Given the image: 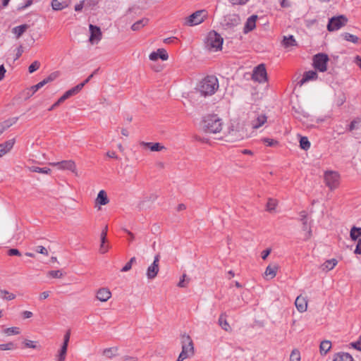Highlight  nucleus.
<instances>
[{
	"instance_id": "1",
	"label": "nucleus",
	"mask_w": 361,
	"mask_h": 361,
	"mask_svg": "<svg viewBox=\"0 0 361 361\" xmlns=\"http://www.w3.org/2000/svg\"><path fill=\"white\" fill-rule=\"evenodd\" d=\"M219 87L217 78L214 75H207L199 82L197 90L201 95L206 97L214 94Z\"/></svg>"
},
{
	"instance_id": "2",
	"label": "nucleus",
	"mask_w": 361,
	"mask_h": 361,
	"mask_svg": "<svg viewBox=\"0 0 361 361\" xmlns=\"http://www.w3.org/2000/svg\"><path fill=\"white\" fill-rule=\"evenodd\" d=\"M202 128L207 133H218L221 131L223 122L216 114H208L202 121Z\"/></svg>"
},
{
	"instance_id": "3",
	"label": "nucleus",
	"mask_w": 361,
	"mask_h": 361,
	"mask_svg": "<svg viewBox=\"0 0 361 361\" xmlns=\"http://www.w3.org/2000/svg\"><path fill=\"white\" fill-rule=\"evenodd\" d=\"M182 350L179 354L177 361H183L192 357L195 353L193 342L188 334H182L180 337Z\"/></svg>"
},
{
	"instance_id": "4",
	"label": "nucleus",
	"mask_w": 361,
	"mask_h": 361,
	"mask_svg": "<svg viewBox=\"0 0 361 361\" xmlns=\"http://www.w3.org/2000/svg\"><path fill=\"white\" fill-rule=\"evenodd\" d=\"M223 42L221 36L213 30L208 33L205 44L209 50L216 51L221 49Z\"/></svg>"
},
{
	"instance_id": "5",
	"label": "nucleus",
	"mask_w": 361,
	"mask_h": 361,
	"mask_svg": "<svg viewBox=\"0 0 361 361\" xmlns=\"http://www.w3.org/2000/svg\"><path fill=\"white\" fill-rule=\"evenodd\" d=\"M205 10H199L185 18L184 24L188 26H195L200 24L207 18Z\"/></svg>"
},
{
	"instance_id": "6",
	"label": "nucleus",
	"mask_w": 361,
	"mask_h": 361,
	"mask_svg": "<svg viewBox=\"0 0 361 361\" xmlns=\"http://www.w3.org/2000/svg\"><path fill=\"white\" fill-rule=\"evenodd\" d=\"M324 178L326 185L331 190H335L339 186L340 175L338 172L334 171H326Z\"/></svg>"
},
{
	"instance_id": "7",
	"label": "nucleus",
	"mask_w": 361,
	"mask_h": 361,
	"mask_svg": "<svg viewBox=\"0 0 361 361\" xmlns=\"http://www.w3.org/2000/svg\"><path fill=\"white\" fill-rule=\"evenodd\" d=\"M249 125L253 130H257L267 121V116L264 114L252 112L248 116Z\"/></svg>"
},
{
	"instance_id": "8",
	"label": "nucleus",
	"mask_w": 361,
	"mask_h": 361,
	"mask_svg": "<svg viewBox=\"0 0 361 361\" xmlns=\"http://www.w3.org/2000/svg\"><path fill=\"white\" fill-rule=\"evenodd\" d=\"M347 22L348 18L343 15L333 17L329 19V23L327 25V30L329 32L338 30L342 27L345 26Z\"/></svg>"
},
{
	"instance_id": "9",
	"label": "nucleus",
	"mask_w": 361,
	"mask_h": 361,
	"mask_svg": "<svg viewBox=\"0 0 361 361\" xmlns=\"http://www.w3.org/2000/svg\"><path fill=\"white\" fill-rule=\"evenodd\" d=\"M329 61V57L325 54H317L314 56L313 63L316 69L320 72L326 71V64Z\"/></svg>"
},
{
	"instance_id": "10",
	"label": "nucleus",
	"mask_w": 361,
	"mask_h": 361,
	"mask_svg": "<svg viewBox=\"0 0 361 361\" xmlns=\"http://www.w3.org/2000/svg\"><path fill=\"white\" fill-rule=\"evenodd\" d=\"M252 78L259 83L264 82L267 80V71L264 64H259L255 68Z\"/></svg>"
},
{
	"instance_id": "11",
	"label": "nucleus",
	"mask_w": 361,
	"mask_h": 361,
	"mask_svg": "<svg viewBox=\"0 0 361 361\" xmlns=\"http://www.w3.org/2000/svg\"><path fill=\"white\" fill-rule=\"evenodd\" d=\"M49 165L54 166H58L59 169L69 170L73 173H76V164L73 160H64L59 162H51Z\"/></svg>"
},
{
	"instance_id": "12",
	"label": "nucleus",
	"mask_w": 361,
	"mask_h": 361,
	"mask_svg": "<svg viewBox=\"0 0 361 361\" xmlns=\"http://www.w3.org/2000/svg\"><path fill=\"white\" fill-rule=\"evenodd\" d=\"M159 255H157L154 257V262L149 266L147 269V277L149 280L154 279L158 274L159 271Z\"/></svg>"
},
{
	"instance_id": "13",
	"label": "nucleus",
	"mask_w": 361,
	"mask_h": 361,
	"mask_svg": "<svg viewBox=\"0 0 361 361\" xmlns=\"http://www.w3.org/2000/svg\"><path fill=\"white\" fill-rule=\"evenodd\" d=\"M89 28L90 32V42L92 44H97L102 39V36L100 28L92 24L90 25Z\"/></svg>"
},
{
	"instance_id": "14",
	"label": "nucleus",
	"mask_w": 361,
	"mask_h": 361,
	"mask_svg": "<svg viewBox=\"0 0 361 361\" xmlns=\"http://www.w3.org/2000/svg\"><path fill=\"white\" fill-rule=\"evenodd\" d=\"M300 221L302 223V230L306 231L305 239H309L312 235V230L310 227L307 226V213L305 211H302L300 213Z\"/></svg>"
},
{
	"instance_id": "15",
	"label": "nucleus",
	"mask_w": 361,
	"mask_h": 361,
	"mask_svg": "<svg viewBox=\"0 0 361 361\" xmlns=\"http://www.w3.org/2000/svg\"><path fill=\"white\" fill-rule=\"evenodd\" d=\"M97 298L101 302H106L111 297V293L107 288H99L96 294Z\"/></svg>"
},
{
	"instance_id": "16",
	"label": "nucleus",
	"mask_w": 361,
	"mask_h": 361,
	"mask_svg": "<svg viewBox=\"0 0 361 361\" xmlns=\"http://www.w3.org/2000/svg\"><path fill=\"white\" fill-rule=\"evenodd\" d=\"M257 19V16L256 15H252L247 18L243 29L245 34L248 33L255 28Z\"/></svg>"
},
{
	"instance_id": "17",
	"label": "nucleus",
	"mask_w": 361,
	"mask_h": 361,
	"mask_svg": "<svg viewBox=\"0 0 361 361\" xmlns=\"http://www.w3.org/2000/svg\"><path fill=\"white\" fill-rule=\"evenodd\" d=\"M140 145L141 146L149 148L152 152H160L165 149V147L159 142H141Z\"/></svg>"
},
{
	"instance_id": "18",
	"label": "nucleus",
	"mask_w": 361,
	"mask_h": 361,
	"mask_svg": "<svg viewBox=\"0 0 361 361\" xmlns=\"http://www.w3.org/2000/svg\"><path fill=\"white\" fill-rule=\"evenodd\" d=\"M71 3V0H52L51 6L55 11H61L67 6Z\"/></svg>"
},
{
	"instance_id": "19",
	"label": "nucleus",
	"mask_w": 361,
	"mask_h": 361,
	"mask_svg": "<svg viewBox=\"0 0 361 361\" xmlns=\"http://www.w3.org/2000/svg\"><path fill=\"white\" fill-rule=\"evenodd\" d=\"M15 139H11L4 143L0 144V157L8 153L13 147Z\"/></svg>"
},
{
	"instance_id": "20",
	"label": "nucleus",
	"mask_w": 361,
	"mask_h": 361,
	"mask_svg": "<svg viewBox=\"0 0 361 361\" xmlns=\"http://www.w3.org/2000/svg\"><path fill=\"white\" fill-rule=\"evenodd\" d=\"M279 268V267L276 264H269L265 270V272H264L265 276L268 279H274L276 275Z\"/></svg>"
},
{
	"instance_id": "21",
	"label": "nucleus",
	"mask_w": 361,
	"mask_h": 361,
	"mask_svg": "<svg viewBox=\"0 0 361 361\" xmlns=\"http://www.w3.org/2000/svg\"><path fill=\"white\" fill-rule=\"evenodd\" d=\"M295 305L297 308V310L300 312H304L307 310V301L305 298H302L301 296H298L295 301Z\"/></svg>"
},
{
	"instance_id": "22",
	"label": "nucleus",
	"mask_w": 361,
	"mask_h": 361,
	"mask_svg": "<svg viewBox=\"0 0 361 361\" xmlns=\"http://www.w3.org/2000/svg\"><path fill=\"white\" fill-rule=\"evenodd\" d=\"M281 44L286 49L298 46V43L293 35L284 36Z\"/></svg>"
},
{
	"instance_id": "23",
	"label": "nucleus",
	"mask_w": 361,
	"mask_h": 361,
	"mask_svg": "<svg viewBox=\"0 0 361 361\" xmlns=\"http://www.w3.org/2000/svg\"><path fill=\"white\" fill-rule=\"evenodd\" d=\"M226 25L228 27L236 26L240 23L239 16L236 14L228 15L225 18Z\"/></svg>"
},
{
	"instance_id": "24",
	"label": "nucleus",
	"mask_w": 361,
	"mask_h": 361,
	"mask_svg": "<svg viewBox=\"0 0 361 361\" xmlns=\"http://www.w3.org/2000/svg\"><path fill=\"white\" fill-rule=\"evenodd\" d=\"M317 78V72L314 71H309L304 73L302 78L298 82L300 86H302L303 84L307 82L309 80H314Z\"/></svg>"
},
{
	"instance_id": "25",
	"label": "nucleus",
	"mask_w": 361,
	"mask_h": 361,
	"mask_svg": "<svg viewBox=\"0 0 361 361\" xmlns=\"http://www.w3.org/2000/svg\"><path fill=\"white\" fill-rule=\"evenodd\" d=\"M95 202L97 204L100 205H106L109 202L106 192L104 190H102L99 192Z\"/></svg>"
},
{
	"instance_id": "26",
	"label": "nucleus",
	"mask_w": 361,
	"mask_h": 361,
	"mask_svg": "<svg viewBox=\"0 0 361 361\" xmlns=\"http://www.w3.org/2000/svg\"><path fill=\"white\" fill-rule=\"evenodd\" d=\"M334 361H353V358L348 353H338L335 355Z\"/></svg>"
},
{
	"instance_id": "27",
	"label": "nucleus",
	"mask_w": 361,
	"mask_h": 361,
	"mask_svg": "<svg viewBox=\"0 0 361 361\" xmlns=\"http://www.w3.org/2000/svg\"><path fill=\"white\" fill-rule=\"evenodd\" d=\"M219 324L226 331H230L231 330V328L228 324L224 314H221L220 315L219 318Z\"/></svg>"
},
{
	"instance_id": "28",
	"label": "nucleus",
	"mask_w": 361,
	"mask_h": 361,
	"mask_svg": "<svg viewBox=\"0 0 361 361\" xmlns=\"http://www.w3.org/2000/svg\"><path fill=\"white\" fill-rule=\"evenodd\" d=\"M28 27L26 24L16 26L13 28V32L16 35L17 38H19L27 30Z\"/></svg>"
},
{
	"instance_id": "29",
	"label": "nucleus",
	"mask_w": 361,
	"mask_h": 361,
	"mask_svg": "<svg viewBox=\"0 0 361 361\" xmlns=\"http://www.w3.org/2000/svg\"><path fill=\"white\" fill-rule=\"evenodd\" d=\"M148 23V19L147 18H142L140 20H137L135 22L133 25L131 26V29L134 31H137L140 30L142 27L146 25Z\"/></svg>"
},
{
	"instance_id": "30",
	"label": "nucleus",
	"mask_w": 361,
	"mask_h": 361,
	"mask_svg": "<svg viewBox=\"0 0 361 361\" xmlns=\"http://www.w3.org/2000/svg\"><path fill=\"white\" fill-rule=\"evenodd\" d=\"M331 343L329 341H323L320 343L319 350L321 354H326L327 352L331 349Z\"/></svg>"
},
{
	"instance_id": "31",
	"label": "nucleus",
	"mask_w": 361,
	"mask_h": 361,
	"mask_svg": "<svg viewBox=\"0 0 361 361\" xmlns=\"http://www.w3.org/2000/svg\"><path fill=\"white\" fill-rule=\"evenodd\" d=\"M118 348L117 347H111L109 348H106L103 351V355L109 358H111L117 355Z\"/></svg>"
},
{
	"instance_id": "32",
	"label": "nucleus",
	"mask_w": 361,
	"mask_h": 361,
	"mask_svg": "<svg viewBox=\"0 0 361 361\" xmlns=\"http://www.w3.org/2000/svg\"><path fill=\"white\" fill-rule=\"evenodd\" d=\"M27 169L31 172L41 173L44 174H49L51 172V169L47 167L39 168L37 166H28Z\"/></svg>"
},
{
	"instance_id": "33",
	"label": "nucleus",
	"mask_w": 361,
	"mask_h": 361,
	"mask_svg": "<svg viewBox=\"0 0 361 361\" xmlns=\"http://www.w3.org/2000/svg\"><path fill=\"white\" fill-rule=\"evenodd\" d=\"M337 264V260L335 259H331L326 261L322 264V268L324 270L330 271L334 269V267Z\"/></svg>"
},
{
	"instance_id": "34",
	"label": "nucleus",
	"mask_w": 361,
	"mask_h": 361,
	"mask_svg": "<svg viewBox=\"0 0 361 361\" xmlns=\"http://www.w3.org/2000/svg\"><path fill=\"white\" fill-rule=\"evenodd\" d=\"M361 128V118H356L354 120H353L349 125L348 130L353 131L355 130L360 129Z\"/></svg>"
},
{
	"instance_id": "35",
	"label": "nucleus",
	"mask_w": 361,
	"mask_h": 361,
	"mask_svg": "<svg viewBox=\"0 0 361 361\" xmlns=\"http://www.w3.org/2000/svg\"><path fill=\"white\" fill-rule=\"evenodd\" d=\"M341 36L346 41L351 42H353L354 44H357L358 42V40H359V38L357 36H355L354 35H352V34H350V33H348V32L343 33L341 35Z\"/></svg>"
},
{
	"instance_id": "36",
	"label": "nucleus",
	"mask_w": 361,
	"mask_h": 361,
	"mask_svg": "<svg viewBox=\"0 0 361 361\" xmlns=\"http://www.w3.org/2000/svg\"><path fill=\"white\" fill-rule=\"evenodd\" d=\"M350 238L356 240L359 236H361V228L353 226L350 230Z\"/></svg>"
},
{
	"instance_id": "37",
	"label": "nucleus",
	"mask_w": 361,
	"mask_h": 361,
	"mask_svg": "<svg viewBox=\"0 0 361 361\" xmlns=\"http://www.w3.org/2000/svg\"><path fill=\"white\" fill-rule=\"evenodd\" d=\"M0 296L6 300H12L16 298V295L13 293H9L6 290H0Z\"/></svg>"
},
{
	"instance_id": "38",
	"label": "nucleus",
	"mask_w": 361,
	"mask_h": 361,
	"mask_svg": "<svg viewBox=\"0 0 361 361\" xmlns=\"http://www.w3.org/2000/svg\"><path fill=\"white\" fill-rule=\"evenodd\" d=\"M278 204V202L275 199L269 198L267 204V210L271 212L274 211L276 207Z\"/></svg>"
},
{
	"instance_id": "39",
	"label": "nucleus",
	"mask_w": 361,
	"mask_h": 361,
	"mask_svg": "<svg viewBox=\"0 0 361 361\" xmlns=\"http://www.w3.org/2000/svg\"><path fill=\"white\" fill-rule=\"evenodd\" d=\"M68 346L62 345L59 354L58 361H64L66 357Z\"/></svg>"
},
{
	"instance_id": "40",
	"label": "nucleus",
	"mask_w": 361,
	"mask_h": 361,
	"mask_svg": "<svg viewBox=\"0 0 361 361\" xmlns=\"http://www.w3.org/2000/svg\"><path fill=\"white\" fill-rule=\"evenodd\" d=\"M82 89V84H78L76 86L72 87L71 89L68 90V91H66L67 94H68L71 97L78 94Z\"/></svg>"
},
{
	"instance_id": "41",
	"label": "nucleus",
	"mask_w": 361,
	"mask_h": 361,
	"mask_svg": "<svg viewBox=\"0 0 361 361\" xmlns=\"http://www.w3.org/2000/svg\"><path fill=\"white\" fill-rule=\"evenodd\" d=\"M82 89V84H78L76 86L72 87L71 89L68 90V91H66L67 94H68L71 97L78 94Z\"/></svg>"
},
{
	"instance_id": "42",
	"label": "nucleus",
	"mask_w": 361,
	"mask_h": 361,
	"mask_svg": "<svg viewBox=\"0 0 361 361\" xmlns=\"http://www.w3.org/2000/svg\"><path fill=\"white\" fill-rule=\"evenodd\" d=\"M300 146L302 149L307 150L310 147V142L306 137H301L300 140Z\"/></svg>"
},
{
	"instance_id": "43",
	"label": "nucleus",
	"mask_w": 361,
	"mask_h": 361,
	"mask_svg": "<svg viewBox=\"0 0 361 361\" xmlns=\"http://www.w3.org/2000/svg\"><path fill=\"white\" fill-rule=\"evenodd\" d=\"M63 276V274L61 270H52L49 271L47 273V276L54 278V279H61Z\"/></svg>"
},
{
	"instance_id": "44",
	"label": "nucleus",
	"mask_w": 361,
	"mask_h": 361,
	"mask_svg": "<svg viewBox=\"0 0 361 361\" xmlns=\"http://www.w3.org/2000/svg\"><path fill=\"white\" fill-rule=\"evenodd\" d=\"M4 332L8 336L17 335L20 334V330L18 327H9L5 329Z\"/></svg>"
},
{
	"instance_id": "45",
	"label": "nucleus",
	"mask_w": 361,
	"mask_h": 361,
	"mask_svg": "<svg viewBox=\"0 0 361 361\" xmlns=\"http://www.w3.org/2000/svg\"><path fill=\"white\" fill-rule=\"evenodd\" d=\"M290 361H300V354L298 350H293L291 352V354L290 355Z\"/></svg>"
},
{
	"instance_id": "46",
	"label": "nucleus",
	"mask_w": 361,
	"mask_h": 361,
	"mask_svg": "<svg viewBox=\"0 0 361 361\" xmlns=\"http://www.w3.org/2000/svg\"><path fill=\"white\" fill-rule=\"evenodd\" d=\"M262 142L269 147L275 146L279 143L278 141L270 138H263Z\"/></svg>"
},
{
	"instance_id": "47",
	"label": "nucleus",
	"mask_w": 361,
	"mask_h": 361,
	"mask_svg": "<svg viewBox=\"0 0 361 361\" xmlns=\"http://www.w3.org/2000/svg\"><path fill=\"white\" fill-rule=\"evenodd\" d=\"M158 55H159V58H160L163 61L167 60L169 58L166 51L164 49H158Z\"/></svg>"
},
{
	"instance_id": "48",
	"label": "nucleus",
	"mask_w": 361,
	"mask_h": 361,
	"mask_svg": "<svg viewBox=\"0 0 361 361\" xmlns=\"http://www.w3.org/2000/svg\"><path fill=\"white\" fill-rule=\"evenodd\" d=\"M15 348L14 344L12 342L0 344V350H10Z\"/></svg>"
},
{
	"instance_id": "49",
	"label": "nucleus",
	"mask_w": 361,
	"mask_h": 361,
	"mask_svg": "<svg viewBox=\"0 0 361 361\" xmlns=\"http://www.w3.org/2000/svg\"><path fill=\"white\" fill-rule=\"evenodd\" d=\"M350 345L355 349L361 351V336L356 341L350 343Z\"/></svg>"
},
{
	"instance_id": "50",
	"label": "nucleus",
	"mask_w": 361,
	"mask_h": 361,
	"mask_svg": "<svg viewBox=\"0 0 361 361\" xmlns=\"http://www.w3.org/2000/svg\"><path fill=\"white\" fill-rule=\"evenodd\" d=\"M40 66V63L39 61H34L28 68L30 73H33L34 71H37Z\"/></svg>"
},
{
	"instance_id": "51",
	"label": "nucleus",
	"mask_w": 361,
	"mask_h": 361,
	"mask_svg": "<svg viewBox=\"0 0 361 361\" xmlns=\"http://www.w3.org/2000/svg\"><path fill=\"white\" fill-rule=\"evenodd\" d=\"M35 251L38 253L47 256L49 255L48 250L43 246L39 245L35 247Z\"/></svg>"
},
{
	"instance_id": "52",
	"label": "nucleus",
	"mask_w": 361,
	"mask_h": 361,
	"mask_svg": "<svg viewBox=\"0 0 361 361\" xmlns=\"http://www.w3.org/2000/svg\"><path fill=\"white\" fill-rule=\"evenodd\" d=\"M12 124L6 121L2 123H0V135L1 133H3V132L6 130L7 128H8Z\"/></svg>"
},
{
	"instance_id": "53",
	"label": "nucleus",
	"mask_w": 361,
	"mask_h": 361,
	"mask_svg": "<svg viewBox=\"0 0 361 361\" xmlns=\"http://www.w3.org/2000/svg\"><path fill=\"white\" fill-rule=\"evenodd\" d=\"M109 249V245L106 243H101L99 246V252L101 254L106 253Z\"/></svg>"
},
{
	"instance_id": "54",
	"label": "nucleus",
	"mask_w": 361,
	"mask_h": 361,
	"mask_svg": "<svg viewBox=\"0 0 361 361\" xmlns=\"http://www.w3.org/2000/svg\"><path fill=\"white\" fill-rule=\"evenodd\" d=\"M59 75V73L58 72H54V73H52L51 74H50L47 78H45L47 82H49L51 81H53L54 80H55Z\"/></svg>"
},
{
	"instance_id": "55",
	"label": "nucleus",
	"mask_w": 361,
	"mask_h": 361,
	"mask_svg": "<svg viewBox=\"0 0 361 361\" xmlns=\"http://www.w3.org/2000/svg\"><path fill=\"white\" fill-rule=\"evenodd\" d=\"M70 336H71V331H68L65 335H64V338H63V345H66L68 346V342H69V340H70Z\"/></svg>"
},
{
	"instance_id": "56",
	"label": "nucleus",
	"mask_w": 361,
	"mask_h": 361,
	"mask_svg": "<svg viewBox=\"0 0 361 361\" xmlns=\"http://www.w3.org/2000/svg\"><path fill=\"white\" fill-rule=\"evenodd\" d=\"M186 277V274H183L182 276V279L180 280V281L178 283V286L180 288L186 287L187 284L188 283V281L185 283V279Z\"/></svg>"
},
{
	"instance_id": "57",
	"label": "nucleus",
	"mask_w": 361,
	"mask_h": 361,
	"mask_svg": "<svg viewBox=\"0 0 361 361\" xmlns=\"http://www.w3.org/2000/svg\"><path fill=\"white\" fill-rule=\"evenodd\" d=\"M8 255L10 256H13V255L20 256L21 255L19 250L18 249H14V248L8 250Z\"/></svg>"
},
{
	"instance_id": "58",
	"label": "nucleus",
	"mask_w": 361,
	"mask_h": 361,
	"mask_svg": "<svg viewBox=\"0 0 361 361\" xmlns=\"http://www.w3.org/2000/svg\"><path fill=\"white\" fill-rule=\"evenodd\" d=\"M24 343L27 348H37L36 345L34 343V341L26 340Z\"/></svg>"
},
{
	"instance_id": "59",
	"label": "nucleus",
	"mask_w": 361,
	"mask_h": 361,
	"mask_svg": "<svg viewBox=\"0 0 361 361\" xmlns=\"http://www.w3.org/2000/svg\"><path fill=\"white\" fill-rule=\"evenodd\" d=\"M137 357L133 356L126 355L122 357V361H137Z\"/></svg>"
},
{
	"instance_id": "60",
	"label": "nucleus",
	"mask_w": 361,
	"mask_h": 361,
	"mask_svg": "<svg viewBox=\"0 0 361 361\" xmlns=\"http://www.w3.org/2000/svg\"><path fill=\"white\" fill-rule=\"evenodd\" d=\"M149 58L150 60L152 61H156L159 59V55H158V51H153L152 52L149 56Z\"/></svg>"
},
{
	"instance_id": "61",
	"label": "nucleus",
	"mask_w": 361,
	"mask_h": 361,
	"mask_svg": "<svg viewBox=\"0 0 361 361\" xmlns=\"http://www.w3.org/2000/svg\"><path fill=\"white\" fill-rule=\"evenodd\" d=\"M229 1L233 4L243 5V4H246V2L248 0H229Z\"/></svg>"
},
{
	"instance_id": "62",
	"label": "nucleus",
	"mask_w": 361,
	"mask_h": 361,
	"mask_svg": "<svg viewBox=\"0 0 361 361\" xmlns=\"http://www.w3.org/2000/svg\"><path fill=\"white\" fill-rule=\"evenodd\" d=\"M49 291H44L39 295V300H43L49 296Z\"/></svg>"
},
{
	"instance_id": "63",
	"label": "nucleus",
	"mask_w": 361,
	"mask_h": 361,
	"mask_svg": "<svg viewBox=\"0 0 361 361\" xmlns=\"http://www.w3.org/2000/svg\"><path fill=\"white\" fill-rule=\"evenodd\" d=\"M270 252H271V249H267V250H263L262 252V258L263 259H266L267 258V257L269 256V255L270 254Z\"/></svg>"
},
{
	"instance_id": "64",
	"label": "nucleus",
	"mask_w": 361,
	"mask_h": 361,
	"mask_svg": "<svg viewBox=\"0 0 361 361\" xmlns=\"http://www.w3.org/2000/svg\"><path fill=\"white\" fill-rule=\"evenodd\" d=\"M355 253L361 255V240H359L357 242Z\"/></svg>"
}]
</instances>
